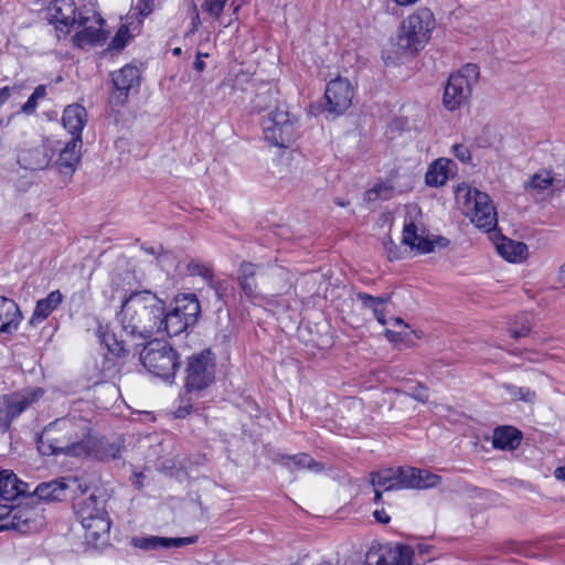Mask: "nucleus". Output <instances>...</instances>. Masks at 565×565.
Returning a JSON list of instances; mask_svg holds the SVG:
<instances>
[{
  "instance_id": "1",
  "label": "nucleus",
  "mask_w": 565,
  "mask_h": 565,
  "mask_svg": "<svg viewBox=\"0 0 565 565\" xmlns=\"http://www.w3.org/2000/svg\"><path fill=\"white\" fill-rule=\"evenodd\" d=\"M162 300L150 290L134 291L121 303L117 313L120 326L118 334L103 330L99 326L96 333L108 350L115 354L130 351L129 345H143L146 341L160 335L162 323Z\"/></svg>"
},
{
  "instance_id": "2",
  "label": "nucleus",
  "mask_w": 565,
  "mask_h": 565,
  "mask_svg": "<svg viewBox=\"0 0 565 565\" xmlns=\"http://www.w3.org/2000/svg\"><path fill=\"white\" fill-rule=\"evenodd\" d=\"M36 447L43 456L88 458L94 447L92 423L74 414L56 418L39 435Z\"/></svg>"
},
{
  "instance_id": "3",
  "label": "nucleus",
  "mask_w": 565,
  "mask_h": 565,
  "mask_svg": "<svg viewBox=\"0 0 565 565\" xmlns=\"http://www.w3.org/2000/svg\"><path fill=\"white\" fill-rule=\"evenodd\" d=\"M49 21L64 35L76 30L73 42L79 47L100 42L106 38L102 30L104 20L93 6L78 7L74 0L53 1L49 8Z\"/></svg>"
},
{
  "instance_id": "4",
  "label": "nucleus",
  "mask_w": 565,
  "mask_h": 565,
  "mask_svg": "<svg viewBox=\"0 0 565 565\" xmlns=\"http://www.w3.org/2000/svg\"><path fill=\"white\" fill-rule=\"evenodd\" d=\"M74 511L83 529L84 543L94 548L106 546L109 542L110 520L105 499L95 494L81 498L75 501Z\"/></svg>"
},
{
  "instance_id": "5",
  "label": "nucleus",
  "mask_w": 565,
  "mask_h": 565,
  "mask_svg": "<svg viewBox=\"0 0 565 565\" xmlns=\"http://www.w3.org/2000/svg\"><path fill=\"white\" fill-rule=\"evenodd\" d=\"M436 18L428 7H419L401 22L397 30V47L404 54L415 56L431 39Z\"/></svg>"
},
{
  "instance_id": "6",
  "label": "nucleus",
  "mask_w": 565,
  "mask_h": 565,
  "mask_svg": "<svg viewBox=\"0 0 565 565\" xmlns=\"http://www.w3.org/2000/svg\"><path fill=\"white\" fill-rule=\"evenodd\" d=\"M441 477L414 467H392L371 473V484L385 491L437 487Z\"/></svg>"
},
{
  "instance_id": "7",
  "label": "nucleus",
  "mask_w": 565,
  "mask_h": 565,
  "mask_svg": "<svg viewBox=\"0 0 565 565\" xmlns=\"http://www.w3.org/2000/svg\"><path fill=\"white\" fill-rule=\"evenodd\" d=\"M201 312L200 302L195 295L177 296L167 310L162 301V323L160 335L175 337L194 326Z\"/></svg>"
},
{
  "instance_id": "8",
  "label": "nucleus",
  "mask_w": 565,
  "mask_h": 565,
  "mask_svg": "<svg viewBox=\"0 0 565 565\" xmlns=\"http://www.w3.org/2000/svg\"><path fill=\"white\" fill-rule=\"evenodd\" d=\"M265 140L279 148L290 147L299 136L298 119L285 103H278L262 120Z\"/></svg>"
},
{
  "instance_id": "9",
  "label": "nucleus",
  "mask_w": 565,
  "mask_h": 565,
  "mask_svg": "<svg viewBox=\"0 0 565 565\" xmlns=\"http://www.w3.org/2000/svg\"><path fill=\"white\" fill-rule=\"evenodd\" d=\"M146 342L147 344L140 352L142 365L156 376L166 380L174 377L175 371L180 366L177 351L160 339H150Z\"/></svg>"
},
{
  "instance_id": "10",
  "label": "nucleus",
  "mask_w": 565,
  "mask_h": 565,
  "mask_svg": "<svg viewBox=\"0 0 565 565\" xmlns=\"http://www.w3.org/2000/svg\"><path fill=\"white\" fill-rule=\"evenodd\" d=\"M462 195L463 213L479 228L490 232L497 226L498 216L490 196L476 188L459 189Z\"/></svg>"
},
{
  "instance_id": "11",
  "label": "nucleus",
  "mask_w": 565,
  "mask_h": 565,
  "mask_svg": "<svg viewBox=\"0 0 565 565\" xmlns=\"http://www.w3.org/2000/svg\"><path fill=\"white\" fill-rule=\"evenodd\" d=\"M479 78V67L476 64H466L457 73L451 74L445 86L443 102L448 110H456L465 105L472 90V85Z\"/></svg>"
},
{
  "instance_id": "12",
  "label": "nucleus",
  "mask_w": 565,
  "mask_h": 565,
  "mask_svg": "<svg viewBox=\"0 0 565 565\" xmlns=\"http://www.w3.org/2000/svg\"><path fill=\"white\" fill-rule=\"evenodd\" d=\"M185 388L189 393H200L210 386L215 377V358L211 350H203L189 358Z\"/></svg>"
},
{
  "instance_id": "13",
  "label": "nucleus",
  "mask_w": 565,
  "mask_h": 565,
  "mask_svg": "<svg viewBox=\"0 0 565 565\" xmlns=\"http://www.w3.org/2000/svg\"><path fill=\"white\" fill-rule=\"evenodd\" d=\"M262 285L265 289L262 301L266 305H274L277 298L284 297L291 289L290 273L281 266H273L259 274Z\"/></svg>"
},
{
  "instance_id": "14",
  "label": "nucleus",
  "mask_w": 565,
  "mask_h": 565,
  "mask_svg": "<svg viewBox=\"0 0 565 565\" xmlns=\"http://www.w3.org/2000/svg\"><path fill=\"white\" fill-rule=\"evenodd\" d=\"M403 244L416 249L419 254H428L436 249L446 248L449 239L443 236H425V230L420 228L412 218L405 220L403 228Z\"/></svg>"
},
{
  "instance_id": "15",
  "label": "nucleus",
  "mask_w": 565,
  "mask_h": 565,
  "mask_svg": "<svg viewBox=\"0 0 565 565\" xmlns=\"http://www.w3.org/2000/svg\"><path fill=\"white\" fill-rule=\"evenodd\" d=\"M42 395L43 391L41 388L4 394L2 396L4 430H9L12 422L32 406Z\"/></svg>"
},
{
  "instance_id": "16",
  "label": "nucleus",
  "mask_w": 565,
  "mask_h": 565,
  "mask_svg": "<svg viewBox=\"0 0 565 565\" xmlns=\"http://www.w3.org/2000/svg\"><path fill=\"white\" fill-rule=\"evenodd\" d=\"M354 90L350 82L337 77L327 84L324 98L326 109L335 116L342 115L352 104Z\"/></svg>"
},
{
  "instance_id": "17",
  "label": "nucleus",
  "mask_w": 565,
  "mask_h": 565,
  "mask_svg": "<svg viewBox=\"0 0 565 565\" xmlns=\"http://www.w3.org/2000/svg\"><path fill=\"white\" fill-rule=\"evenodd\" d=\"M140 82V71L137 66L127 64L111 73L114 87L113 99L118 105H124L132 89H137Z\"/></svg>"
},
{
  "instance_id": "18",
  "label": "nucleus",
  "mask_w": 565,
  "mask_h": 565,
  "mask_svg": "<svg viewBox=\"0 0 565 565\" xmlns=\"http://www.w3.org/2000/svg\"><path fill=\"white\" fill-rule=\"evenodd\" d=\"M82 138H72L60 151L58 159L54 162L57 171L70 180L81 162Z\"/></svg>"
},
{
  "instance_id": "19",
  "label": "nucleus",
  "mask_w": 565,
  "mask_h": 565,
  "mask_svg": "<svg viewBox=\"0 0 565 565\" xmlns=\"http://www.w3.org/2000/svg\"><path fill=\"white\" fill-rule=\"evenodd\" d=\"M196 542V536L188 537H162V536H136L131 539L134 547L143 551H157L161 548H179Z\"/></svg>"
},
{
  "instance_id": "20",
  "label": "nucleus",
  "mask_w": 565,
  "mask_h": 565,
  "mask_svg": "<svg viewBox=\"0 0 565 565\" xmlns=\"http://www.w3.org/2000/svg\"><path fill=\"white\" fill-rule=\"evenodd\" d=\"M51 160V149L44 143L23 149L18 154V162L21 167L29 170H42L50 164Z\"/></svg>"
},
{
  "instance_id": "21",
  "label": "nucleus",
  "mask_w": 565,
  "mask_h": 565,
  "mask_svg": "<svg viewBox=\"0 0 565 565\" xmlns=\"http://www.w3.org/2000/svg\"><path fill=\"white\" fill-rule=\"evenodd\" d=\"M86 109L78 105H68L63 113L62 121L65 129L72 134V138H82V130L86 124Z\"/></svg>"
},
{
  "instance_id": "22",
  "label": "nucleus",
  "mask_w": 565,
  "mask_h": 565,
  "mask_svg": "<svg viewBox=\"0 0 565 565\" xmlns=\"http://www.w3.org/2000/svg\"><path fill=\"white\" fill-rule=\"evenodd\" d=\"M20 311L17 303L6 297H0V332L12 333L20 323Z\"/></svg>"
},
{
  "instance_id": "23",
  "label": "nucleus",
  "mask_w": 565,
  "mask_h": 565,
  "mask_svg": "<svg viewBox=\"0 0 565 565\" xmlns=\"http://www.w3.org/2000/svg\"><path fill=\"white\" fill-rule=\"evenodd\" d=\"M455 163L450 159L439 158L429 164L425 174V182L428 186L438 188L446 184L451 168Z\"/></svg>"
},
{
  "instance_id": "24",
  "label": "nucleus",
  "mask_w": 565,
  "mask_h": 565,
  "mask_svg": "<svg viewBox=\"0 0 565 565\" xmlns=\"http://www.w3.org/2000/svg\"><path fill=\"white\" fill-rule=\"evenodd\" d=\"M68 481L66 478H58L49 482H42L35 488L34 493L42 501L63 500L70 487Z\"/></svg>"
},
{
  "instance_id": "25",
  "label": "nucleus",
  "mask_w": 565,
  "mask_h": 565,
  "mask_svg": "<svg viewBox=\"0 0 565 565\" xmlns=\"http://www.w3.org/2000/svg\"><path fill=\"white\" fill-rule=\"evenodd\" d=\"M500 256L511 263H521L527 257V246L523 242H516L502 236L495 243Z\"/></svg>"
},
{
  "instance_id": "26",
  "label": "nucleus",
  "mask_w": 565,
  "mask_h": 565,
  "mask_svg": "<svg viewBox=\"0 0 565 565\" xmlns=\"http://www.w3.org/2000/svg\"><path fill=\"white\" fill-rule=\"evenodd\" d=\"M60 290L51 291L45 298L38 300L30 324L36 326L45 320L62 302Z\"/></svg>"
},
{
  "instance_id": "27",
  "label": "nucleus",
  "mask_w": 565,
  "mask_h": 565,
  "mask_svg": "<svg viewBox=\"0 0 565 565\" xmlns=\"http://www.w3.org/2000/svg\"><path fill=\"white\" fill-rule=\"evenodd\" d=\"M25 488L26 484L20 481L12 471H0V498L3 500H14L25 492Z\"/></svg>"
},
{
  "instance_id": "28",
  "label": "nucleus",
  "mask_w": 565,
  "mask_h": 565,
  "mask_svg": "<svg viewBox=\"0 0 565 565\" xmlns=\"http://www.w3.org/2000/svg\"><path fill=\"white\" fill-rule=\"evenodd\" d=\"M522 435L512 426L498 427L493 431L492 444L498 449H516L521 443Z\"/></svg>"
},
{
  "instance_id": "29",
  "label": "nucleus",
  "mask_w": 565,
  "mask_h": 565,
  "mask_svg": "<svg viewBox=\"0 0 565 565\" xmlns=\"http://www.w3.org/2000/svg\"><path fill=\"white\" fill-rule=\"evenodd\" d=\"M31 511L29 509H10L9 519L0 525V530H14L20 533L31 531Z\"/></svg>"
},
{
  "instance_id": "30",
  "label": "nucleus",
  "mask_w": 565,
  "mask_h": 565,
  "mask_svg": "<svg viewBox=\"0 0 565 565\" xmlns=\"http://www.w3.org/2000/svg\"><path fill=\"white\" fill-rule=\"evenodd\" d=\"M120 455V447L116 443H108L94 434V447L88 457H94L102 461L117 459Z\"/></svg>"
},
{
  "instance_id": "31",
  "label": "nucleus",
  "mask_w": 565,
  "mask_h": 565,
  "mask_svg": "<svg viewBox=\"0 0 565 565\" xmlns=\"http://www.w3.org/2000/svg\"><path fill=\"white\" fill-rule=\"evenodd\" d=\"M358 299L362 302L363 307L370 309L373 312V316L379 321V323L382 326L386 324L384 308L390 300L388 296L373 297L365 292H359Z\"/></svg>"
},
{
  "instance_id": "32",
  "label": "nucleus",
  "mask_w": 565,
  "mask_h": 565,
  "mask_svg": "<svg viewBox=\"0 0 565 565\" xmlns=\"http://www.w3.org/2000/svg\"><path fill=\"white\" fill-rule=\"evenodd\" d=\"M280 463L290 469H309L320 471L322 466L315 461L308 454H297L294 456H280Z\"/></svg>"
},
{
  "instance_id": "33",
  "label": "nucleus",
  "mask_w": 565,
  "mask_h": 565,
  "mask_svg": "<svg viewBox=\"0 0 565 565\" xmlns=\"http://www.w3.org/2000/svg\"><path fill=\"white\" fill-rule=\"evenodd\" d=\"M130 11L127 14V22L124 24L115 35V38L111 40V47L116 50H120L126 45L127 39L129 32L138 33L140 31V25L142 24L145 19L137 18L134 15L132 18L129 17Z\"/></svg>"
},
{
  "instance_id": "34",
  "label": "nucleus",
  "mask_w": 565,
  "mask_h": 565,
  "mask_svg": "<svg viewBox=\"0 0 565 565\" xmlns=\"http://www.w3.org/2000/svg\"><path fill=\"white\" fill-rule=\"evenodd\" d=\"M397 193L395 186L390 180L374 184L369 191L365 192V200L374 202L377 200L386 201L395 196Z\"/></svg>"
},
{
  "instance_id": "35",
  "label": "nucleus",
  "mask_w": 565,
  "mask_h": 565,
  "mask_svg": "<svg viewBox=\"0 0 565 565\" xmlns=\"http://www.w3.org/2000/svg\"><path fill=\"white\" fill-rule=\"evenodd\" d=\"M532 327V318L529 313H522L518 316L509 327L510 335L513 339H520L526 337Z\"/></svg>"
},
{
  "instance_id": "36",
  "label": "nucleus",
  "mask_w": 565,
  "mask_h": 565,
  "mask_svg": "<svg viewBox=\"0 0 565 565\" xmlns=\"http://www.w3.org/2000/svg\"><path fill=\"white\" fill-rule=\"evenodd\" d=\"M391 565H413L415 561V551L413 547L407 545H398L392 551Z\"/></svg>"
},
{
  "instance_id": "37",
  "label": "nucleus",
  "mask_w": 565,
  "mask_h": 565,
  "mask_svg": "<svg viewBox=\"0 0 565 565\" xmlns=\"http://www.w3.org/2000/svg\"><path fill=\"white\" fill-rule=\"evenodd\" d=\"M278 89L274 86H267L264 90L258 92L255 97V108L259 111L271 107L273 103H278Z\"/></svg>"
},
{
  "instance_id": "38",
  "label": "nucleus",
  "mask_w": 565,
  "mask_h": 565,
  "mask_svg": "<svg viewBox=\"0 0 565 565\" xmlns=\"http://www.w3.org/2000/svg\"><path fill=\"white\" fill-rule=\"evenodd\" d=\"M156 4L157 0H132L129 17L136 15L139 20L146 19L153 12Z\"/></svg>"
},
{
  "instance_id": "39",
  "label": "nucleus",
  "mask_w": 565,
  "mask_h": 565,
  "mask_svg": "<svg viewBox=\"0 0 565 565\" xmlns=\"http://www.w3.org/2000/svg\"><path fill=\"white\" fill-rule=\"evenodd\" d=\"M553 184V177L550 171H540L532 175L529 183L526 184V189L535 190L537 192H542L548 189Z\"/></svg>"
},
{
  "instance_id": "40",
  "label": "nucleus",
  "mask_w": 565,
  "mask_h": 565,
  "mask_svg": "<svg viewBox=\"0 0 565 565\" xmlns=\"http://www.w3.org/2000/svg\"><path fill=\"white\" fill-rule=\"evenodd\" d=\"M46 96V86L39 85L35 87L32 95L28 98V100L22 105L21 111L25 115H32L35 113L38 108V102L43 99Z\"/></svg>"
},
{
  "instance_id": "41",
  "label": "nucleus",
  "mask_w": 565,
  "mask_h": 565,
  "mask_svg": "<svg viewBox=\"0 0 565 565\" xmlns=\"http://www.w3.org/2000/svg\"><path fill=\"white\" fill-rule=\"evenodd\" d=\"M228 0H202L201 10L212 19H218Z\"/></svg>"
},
{
  "instance_id": "42",
  "label": "nucleus",
  "mask_w": 565,
  "mask_h": 565,
  "mask_svg": "<svg viewBox=\"0 0 565 565\" xmlns=\"http://www.w3.org/2000/svg\"><path fill=\"white\" fill-rule=\"evenodd\" d=\"M243 294L253 301H262L263 291L258 290L255 278L238 280Z\"/></svg>"
},
{
  "instance_id": "43",
  "label": "nucleus",
  "mask_w": 565,
  "mask_h": 565,
  "mask_svg": "<svg viewBox=\"0 0 565 565\" xmlns=\"http://www.w3.org/2000/svg\"><path fill=\"white\" fill-rule=\"evenodd\" d=\"M419 0H384L383 11L393 17L401 15V8H408L417 3Z\"/></svg>"
},
{
  "instance_id": "44",
  "label": "nucleus",
  "mask_w": 565,
  "mask_h": 565,
  "mask_svg": "<svg viewBox=\"0 0 565 565\" xmlns=\"http://www.w3.org/2000/svg\"><path fill=\"white\" fill-rule=\"evenodd\" d=\"M507 391L510 393L511 396L519 401L533 403L536 398V394L534 391H532L529 387H520L512 384L505 385Z\"/></svg>"
},
{
  "instance_id": "45",
  "label": "nucleus",
  "mask_w": 565,
  "mask_h": 565,
  "mask_svg": "<svg viewBox=\"0 0 565 565\" xmlns=\"http://www.w3.org/2000/svg\"><path fill=\"white\" fill-rule=\"evenodd\" d=\"M188 271L190 275L201 276L205 281H212L213 273H212V269L207 265L201 264L195 260H191L188 264Z\"/></svg>"
},
{
  "instance_id": "46",
  "label": "nucleus",
  "mask_w": 565,
  "mask_h": 565,
  "mask_svg": "<svg viewBox=\"0 0 565 565\" xmlns=\"http://www.w3.org/2000/svg\"><path fill=\"white\" fill-rule=\"evenodd\" d=\"M406 393L422 403H425L428 399V390L418 383H411L406 387Z\"/></svg>"
},
{
  "instance_id": "47",
  "label": "nucleus",
  "mask_w": 565,
  "mask_h": 565,
  "mask_svg": "<svg viewBox=\"0 0 565 565\" xmlns=\"http://www.w3.org/2000/svg\"><path fill=\"white\" fill-rule=\"evenodd\" d=\"M158 263L163 270L170 274L172 270L179 269V264H175L173 255L169 252H162L158 255Z\"/></svg>"
},
{
  "instance_id": "48",
  "label": "nucleus",
  "mask_w": 565,
  "mask_h": 565,
  "mask_svg": "<svg viewBox=\"0 0 565 565\" xmlns=\"http://www.w3.org/2000/svg\"><path fill=\"white\" fill-rule=\"evenodd\" d=\"M383 247L388 260H396L402 257L399 247L392 241L391 237L383 238Z\"/></svg>"
},
{
  "instance_id": "49",
  "label": "nucleus",
  "mask_w": 565,
  "mask_h": 565,
  "mask_svg": "<svg viewBox=\"0 0 565 565\" xmlns=\"http://www.w3.org/2000/svg\"><path fill=\"white\" fill-rule=\"evenodd\" d=\"M257 269L258 267L255 264L243 262L238 268V280L255 278L257 275Z\"/></svg>"
},
{
  "instance_id": "50",
  "label": "nucleus",
  "mask_w": 565,
  "mask_h": 565,
  "mask_svg": "<svg viewBox=\"0 0 565 565\" xmlns=\"http://www.w3.org/2000/svg\"><path fill=\"white\" fill-rule=\"evenodd\" d=\"M452 153L458 160H460L463 163L469 162L471 160L470 150L465 145H455L452 147Z\"/></svg>"
},
{
  "instance_id": "51",
  "label": "nucleus",
  "mask_w": 565,
  "mask_h": 565,
  "mask_svg": "<svg viewBox=\"0 0 565 565\" xmlns=\"http://www.w3.org/2000/svg\"><path fill=\"white\" fill-rule=\"evenodd\" d=\"M433 548L434 547L430 544H427V543H419V544H417L414 547L415 561L419 559V561L425 562L426 561V556H430L431 555Z\"/></svg>"
},
{
  "instance_id": "52",
  "label": "nucleus",
  "mask_w": 565,
  "mask_h": 565,
  "mask_svg": "<svg viewBox=\"0 0 565 565\" xmlns=\"http://www.w3.org/2000/svg\"><path fill=\"white\" fill-rule=\"evenodd\" d=\"M207 285L214 290L215 292V296L218 300H222L225 296H226V292H227V286L220 281V280H214V278L212 277V281H206Z\"/></svg>"
},
{
  "instance_id": "53",
  "label": "nucleus",
  "mask_w": 565,
  "mask_h": 565,
  "mask_svg": "<svg viewBox=\"0 0 565 565\" xmlns=\"http://www.w3.org/2000/svg\"><path fill=\"white\" fill-rule=\"evenodd\" d=\"M20 92V86L18 85H14V86H4L2 88H0V106H2L9 98L12 94L14 93H19Z\"/></svg>"
},
{
  "instance_id": "54",
  "label": "nucleus",
  "mask_w": 565,
  "mask_h": 565,
  "mask_svg": "<svg viewBox=\"0 0 565 565\" xmlns=\"http://www.w3.org/2000/svg\"><path fill=\"white\" fill-rule=\"evenodd\" d=\"M192 411V405L191 404H186L184 406H179L175 411H174V417L175 418H184L186 417Z\"/></svg>"
},
{
  "instance_id": "55",
  "label": "nucleus",
  "mask_w": 565,
  "mask_h": 565,
  "mask_svg": "<svg viewBox=\"0 0 565 565\" xmlns=\"http://www.w3.org/2000/svg\"><path fill=\"white\" fill-rule=\"evenodd\" d=\"M373 515L377 522L383 523V524L388 523L391 520V518L384 510H375Z\"/></svg>"
},
{
  "instance_id": "56",
  "label": "nucleus",
  "mask_w": 565,
  "mask_h": 565,
  "mask_svg": "<svg viewBox=\"0 0 565 565\" xmlns=\"http://www.w3.org/2000/svg\"><path fill=\"white\" fill-rule=\"evenodd\" d=\"M557 281L563 288H565V263L558 269Z\"/></svg>"
},
{
  "instance_id": "57",
  "label": "nucleus",
  "mask_w": 565,
  "mask_h": 565,
  "mask_svg": "<svg viewBox=\"0 0 565 565\" xmlns=\"http://www.w3.org/2000/svg\"><path fill=\"white\" fill-rule=\"evenodd\" d=\"M554 476L558 480H565V466L556 468L554 471Z\"/></svg>"
},
{
  "instance_id": "58",
  "label": "nucleus",
  "mask_w": 565,
  "mask_h": 565,
  "mask_svg": "<svg viewBox=\"0 0 565 565\" xmlns=\"http://www.w3.org/2000/svg\"><path fill=\"white\" fill-rule=\"evenodd\" d=\"M145 252L150 254V255H154L158 257V255L161 253L162 250V247L159 246L158 248L153 247V246H150V247H143Z\"/></svg>"
},
{
  "instance_id": "59",
  "label": "nucleus",
  "mask_w": 565,
  "mask_h": 565,
  "mask_svg": "<svg viewBox=\"0 0 565 565\" xmlns=\"http://www.w3.org/2000/svg\"><path fill=\"white\" fill-rule=\"evenodd\" d=\"M3 411H4V407H3V404H2V398L0 399V430L6 433L7 430H4V424H3Z\"/></svg>"
},
{
  "instance_id": "60",
  "label": "nucleus",
  "mask_w": 565,
  "mask_h": 565,
  "mask_svg": "<svg viewBox=\"0 0 565 565\" xmlns=\"http://www.w3.org/2000/svg\"><path fill=\"white\" fill-rule=\"evenodd\" d=\"M373 488H374V494H375L374 495V501H375V503H379L381 501V499H382V490L383 489L380 488V487H373Z\"/></svg>"
},
{
  "instance_id": "61",
  "label": "nucleus",
  "mask_w": 565,
  "mask_h": 565,
  "mask_svg": "<svg viewBox=\"0 0 565 565\" xmlns=\"http://www.w3.org/2000/svg\"><path fill=\"white\" fill-rule=\"evenodd\" d=\"M205 67V64L202 60L200 58H196V61L194 62V68L199 72H202Z\"/></svg>"
},
{
  "instance_id": "62",
  "label": "nucleus",
  "mask_w": 565,
  "mask_h": 565,
  "mask_svg": "<svg viewBox=\"0 0 565 565\" xmlns=\"http://www.w3.org/2000/svg\"><path fill=\"white\" fill-rule=\"evenodd\" d=\"M9 508L7 505H0V518L8 516L9 518Z\"/></svg>"
},
{
  "instance_id": "63",
  "label": "nucleus",
  "mask_w": 565,
  "mask_h": 565,
  "mask_svg": "<svg viewBox=\"0 0 565 565\" xmlns=\"http://www.w3.org/2000/svg\"><path fill=\"white\" fill-rule=\"evenodd\" d=\"M135 477L137 479L135 484L137 486V488H140L142 486L141 478H143V476L141 473H139V475H136Z\"/></svg>"
},
{
  "instance_id": "64",
  "label": "nucleus",
  "mask_w": 565,
  "mask_h": 565,
  "mask_svg": "<svg viewBox=\"0 0 565 565\" xmlns=\"http://www.w3.org/2000/svg\"><path fill=\"white\" fill-rule=\"evenodd\" d=\"M279 306H281L282 309H288L289 308V303L286 299H281Z\"/></svg>"
}]
</instances>
